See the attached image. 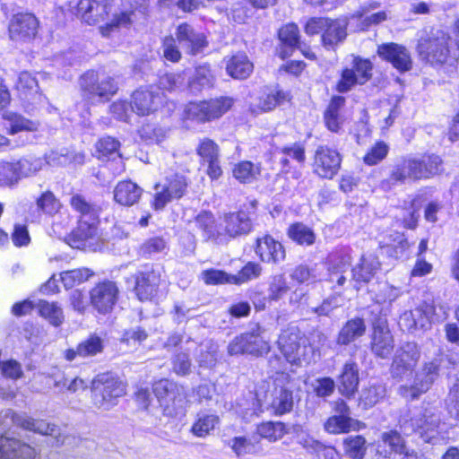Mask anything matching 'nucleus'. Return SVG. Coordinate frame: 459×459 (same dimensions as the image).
Returning a JSON list of instances; mask_svg holds the SVG:
<instances>
[{
  "label": "nucleus",
  "instance_id": "nucleus-55",
  "mask_svg": "<svg viewBox=\"0 0 459 459\" xmlns=\"http://www.w3.org/2000/svg\"><path fill=\"white\" fill-rule=\"evenodd\" d=\"M354 420L351 417L332 416L325 423V430L330 434L349 432Z\"/></svg>",
  "mask_w": 459,
  "mask_h": 459
},
{
  "label": "nucleus",
  "instance_id": "nucleus-24",
  "mask_svg": "<svg viewBox=\"0 0 459 459\" xmlns=\"http://www.w3.org/2000/svg\"><path fill=\"white\" fill-rule=\"evenodd\" d=\"M35 449L19 439L0 435V459H33Z\"/></svg>",
  "mask_w": 459,
  "mask_h": 459
},
{
  "label": "nucleus",
  "instance_id": "nucleus-36",
  "mask_svg": "<svg viewBox=\"0 0 459 459\" xmlns=\"http://www.w3.org/2000/svg\"><path fill=\"white\" fill-rule=\"evenodd\" d=\"M327 24L322 34V42L325 47H333L342 42L347 36V22L341 19L326 18Z\"/></svg>",
  "mask_w": 459,
  "mask_h": 459
},
{
  "label": "nucleus",
  "instance_id": "nucleus-39",
  "mask_svg": "<svg viewBox=\"0 0 459 459\" xmlns=\"http://www.w3.org/2000/svg\"><path fill=\"white\" fill-rule=\"evenodd\" d=\"M70 205L80 214L79 221L99 220L100 208L97 204L88 202L83 195H74L70 198Z\"/></svg>",
  "mask_w": 459,
  "mask_h": 459
},
{
  "label": "nucleus",
  "instance_id": "nucleus-38",
  "mask_svg": "<svg viewBox=\"0 0 459 459\" xmlns=\"http://www.w3.org/2000/svg\"><path fill=\"white\" fill-rule=\"evenodd\" d=\"M254 65L247 56L244 53H238L232 56L227 62L226 71L232 78L243 80L247 78L253 72Z\"/></svg>",
  "mask_w": 459,
  "mask_h": 459
},
{
  "label": "nucleus",
  "instance_id": "nucleus-44",
  "mask_svg": "<svg viewBox=\"0 0 459 459\" xmlns=\"http://www.w3.org/2000/svg\"><path fill=\"white\" fill-rule=\"evenodd\" d=\"M288 237L300 246H311L315 243L314 230L302 222H296L288 228Z\"/></svg>",
  "mask_w": 459,
  "mask_h": 459
},
{
  "label": "nucleus",
  "instance_id": "nucleus-29",
  "mask_svg": "<svg viewBox=\"0 0 459 459\" xmlns=\"http://www.w3.org/2000/svg\"><path fill=\"white\" fill-rule=\"evenodd\" d=\"M378 244L384 253L394 258L400 257L410 246L404 235L394 230L380 234Z\"/></svg>",
  "mask_w": 459,
  "mask_h": 459
},
{
  "label": "nucleus",
  "instance_id": "nucleus-12",
  "mask_svg": "<svg viewBox=\"0 0 459 459\" xmlns=\"http://www.w3.org/2000/svg\"><path fill=\"white\" fill-rule=\"evenodd\" d=\"M132 110L139 116L156 112L166 101V96L157 86L140 88L131 96Z\"/></svg>",
  "mask_w": 459,
  "mask_h": 459
},
{
  "label": "nucleus",
  "instance_id": "nucleus-28",
  "mask_svg": "<svg viewBox=\"0 0 459 459\" xmlns=\"http://www.w3.org/2000/svg\"><path fill=\"white\" fill-rule=\"evenodd\" d=\"M255 254L264 263L279 264L285 259L281 243L268 235L256 239Z\"/></svg>",
  "mask_w": 459,
  "mask_h": 459
},
{
  "label": "nucleus",
  "instance_id": "nucleus-47",
  "mask_svg": "<svg viewBox=\"0 0 459 459\" xmlns=\"http://www.w3.org/2000/svg\"><path fill=\"white\" fill-rule=\"evenodd\" d=\"M245 343L246 353L255 356H260L269 351L268 342L261 336L259 328L257 331L242 333Z\"/></svg>",
  "mask_w": 459,
  "mask_h": 459
},
{
  "label": "nucleus",
  "instance_id": "nucleus-45",
  "mask_svg": "<svg viewBox=\"0 0 459 459\" xmlns=\"http://www.w3.org/2000/svg\"><path fill=\"white\" fill-rule=\"evenodd\" d=\"M418 413L422 419L420 436L426 435L427 438L432 437V436L429 435V432L435 431L439 426L441 421L439 410L435 407H426L422 410H418Z\"/></svg>",
  "mask_w": 459,
  "mask_h": 459
},
{
  "label": "nucleus",
  "instance_id": "nucleus-18",
  "mask_svg": "<svg viewBox=\"0 0 459 459\" xmlns=\"http://www.w3.org/2000/svg\"><path fill=\"white\" fill-rule=\"evenodd\" d=\"M118 292V288L114 281L100 282L90 291L91 303L99 313H109L117 301Z\"/></svg>",
  "mask_w": 459,
  "mask_h": 459
},
{
  "label": "nucleus",
  "instance_id": "nucleus-35",
  "mask_svg": "<svg viewBox=\"0 0 459 459\" xmlns=\"http://www.w3.org/2000/svg\"><path fill=\"white\" fill-rule=\"evenodd\" d=\"M99 220L79 221L78 226L71 234L72 246L83 248L87 242L97 236Z\"/></svg>",
  "mask_w": 459,
  "mask_h": 459
},
{
  "label": "nucleus",
  "instance_id": "nucleus-4",
  "mask_svg": "<svg viewBox=\"0 0 459 459\" xmlns=\"http://www.w3.org/2000/svg\"><path fill=\"white\" fill-rule=\"evenodd\" d=\"M447 311L443 306L437 310L434 303L423 301L415 309L405 311L399 319V325L403 331L412 332L417 329H428L434 322L446 319Z\"/></svg>",
  "mask_w": 459,
  "mask_h": 459
},
{
  "label": "nucleus",
  "instance_id": "nucleus-31",
  "mask_svg": "<svg viewBox=\"0 0 459 459\" xmlns=\"http://www.w3.org/2000/svg\"><path fill=\"white\" fill-rule=\"evenodd\" d=\"M216 77L208 65H202L195 68L194 74L188 79L187 87L194 94L214 87Z\"/></svg>",
  "mask_w": 459,
  "mask_h": 459
},
{
  "label": "nucleus",
  "instance_id": "nucleus-59",
  "mask_svg": "<svg viewBox=\"0 0 459 459\" xmlns=\"http://www.w3.org/2000/svg\"><path fill=\"white\" fill-rule=\"evenodd\" d=\"M340 307V295L335 293L325 299L320 305L309 307V310L318 317L331 316L333 310Z\"/></svg>",
  "mask_w": 459,
  "mask_h": 459
},
{
  "label": "nucleus",
  "instance_id": "nucleus-64",
  "mask_svg": "<svg viewBox=\"0 0 459 459\" xmlns=\"http://www.w3.org/2000/svg\"><path fill=\"white\" fill-rule=\"evenodd\" d=\"M446 406L450 416L459 420V382L455 383L450 388Z\"/></svg>",
  "mask_w": 459,
  "mask_h": 459
},
{
  "label": "nucleus",
  "instance_id": "nucleus-33",
  "mask_svg": "<svg viewBox=\"0 0 459 459\" xmlns=\"http://www.w3.org/2000/svg\"><path fill=\"white\" fill-rule=\"evenodd\" d=\"M195 226L201 230L206 240H212L217 244H223L224 237L221 224L215 223L214 217L210 212H203L195 217Z\"/></svg>",
  "mask_w": 459,
  "mask_h": 459
},
{
  "label": "nucleus",
  "instance_id": "nucleus-61",
  "mask_svg": "<svg viewBox=\"0 0 459 459\" xmlns=\"http://www.w3.org/2000/svg\"><path fill=\"white\" fill-rule=\"evenodd\" d=\"M290 278L299 282L302 283H313L317 281V276L314 268H311L306 264H299L296 266L290 274Z\"/></svg>",
  "mask_w": 459,
  "mask_h": 459
},
{
  "label": "nucleus",
  "instance_id": "nucleus-8",
  "mask_svg": "<svg viewBox=\"0 0 459 459\" xmlns=\"http://www.w3.org/2000/svg\"><path fill=\"white\" fill-rule=\"evenodd\" d=\"M420 358V350L414 342L401 344L394 351L390 374L393 378L402 380L411 375Z\"/></svg>",
  "mask_w": 459,
  "mask_h": 459
},
{
  "label": "nucleus",
  "instance_id": "nucleus-50",
  "mask_svg": "<svg viewBox=\"0 0 459 459\" xmlns=\"http://www.w3.org/2000/svg\"><path fill=\"white\" fill-rule=\"evenodd\" d=\"M422 419L417 411H405L398 420V427L405 436H410L413 433L420 434V424H422Z\"/></svg>",
  "mask_w": 459,
  "mask_h": 459
},
{
  "label": "nucleus",
  "instance_id": "nucleus-20",
  "mask_svg": "<svg viewBox=\"0 0 459 459\" xmlns=\"http://www.w3.org/2000/svg\"><path fill=\"white\" fill-rule=\"evenodd\" d=\"M39 29V21L31 13H17L9 23L11 39L19 42H28L33 39Z\"/></svg>",
  "mask_w": 459,
  "mask_h": 459
},
{
  "label": "nucleus",
  "instance_id": "nucleus-56",
  "mask_svg": "<svg viewBox=\"0 0 459 459\" xmlns=\"http://www.w3.org/2000/svg\"><path fill=\"white\" fill-rule=\"evenodd\" d=\"M44 162L40 158L30 157L18 160L15 165L19 178L30 177L42 169Z\"/></svg>",
  "mask_w": 459,
  "mask_h": 459
},
{
  "label": "nucleus",
  "instance_id": "nucleus-34",
  "mask_svg": "<svg viewBox=\"0 0 459 459\" xmlns=\"http://www.w3.org/2000/svg\"><path fill=\"white\" fill-rule=\"evenodd\" d=\"M143 189L131 180L120 181L114 189V200L124 206H132L138 203Z\"/></svg>",
  "mask_w": 459,
  "mask_h": 459
},
{
  "label": "nucleus",
  "instance_id": "nucleus-27",
  "mask_svg": "<svg viewBox=\"0 0 459 459\" xmlns=\"http://www.w3.org/2000/svg\"><path fill=\"white\" fill-rule=\"evenodd\" d=\"M110 6L108 0H79L78 13L89 25L104 21Z\"/></svg>",
  "mask_w": 459,
  "mask_h": 459
},
{
  "label": "nucleus",
  "instance_id": "nucleus-22",
  "mask_svg": "<svg viewBox=\"0 0 459 459\" xmlns=\"http://www.w3.org/2000/svg\"><path fill=\"white\" fill-rule=\"evenodd\" d=\"M16 89L20 99L27 105V108H35L45 103V96L39 92L37 79L28 72H22L18 77Z\"/></svg>",
  "mask_w": 459,
  "mask_h": 459
},
{
  "label": "nucleus",
  "instance_id": "nucleus-13",
  "mask_svg": "<svg viewBox=\"0 0 459 459\" xmlns=\"http://www.w3.org/2000/svg\"><path fill=\"white\" fill-rule=\"evenodd\" d=\"M342 156L337 150L327 145H319L314 154L313 172L322 178L331 179L339 171Z\"/></svg>",
  "mask_w": 459,
  "mask_h": 459
},
{
  "label": "nucleus",
  "instance_id": "nucleus-40",
  "mask_svg": "<svg viewBox=\"0 0 459 459\" xmlns=\"http://www.w3.org/2000/svg\"><path fill=\"white\" fill-rule=\"evenodd\" d=\"M279 39L283 43L284 48H288V50H281L280 56L281 58L290 56L293 49L300 48L299 28L293 23L287 24L279 30Z\"/></svg>",
  "mask_w": 459,
  "mask_h": 459
},
{
  "label": "nucleus",
  "instance_id": "nucleus-52",
  "mask_svg": "<svg viewBox=\"0 0 459 459\" xmlns=\"http://www.w3.org/2000/svg\"><path fill=\"white\" fill-rule=\"evenodd\" d=\"M119 147L120 143L111 136L103 137L100 139L96 143V150L99 153L100 159H120V154L118 152Z\"/></svg>",
  "mask_w": 459,
  "mask_h": 459
},
{
  "label": "nucleus",
  "instance_id": "nucleus-42",
  "mask_svg": "<svg viewBox=\"0 0 459 459\" xmlns=\"http://www.w3.org/2000/svg\"><path fill=\"white\" fill-rule=\"evenodd\" d=\"M343 453L350 459H364L367 452V441L363 436L351 435L342 441Z\"/></svg>",
  "mask_w": 459,
  "mask_h": 459
},
{
  "label": "nucleus",
  "instance_id": "nucleus-14",
  "mask_svg": "<svg viewBox=\"0 0 459 459\" xmlns=\"http://www.w3.org/2000/svg\"><path fill=\"white\" fill-rule=\"evenodd\" d=\"M373 65L368 59L354 57L352 68L342 71V78L337 84L339 92H347L356 84H364L372 77Z\"/></svg>",
  "mask_w": 459,
  "mask_h": 459
},
{
  "label": "nucleus",
  "instance_id": "nucleus-17",
  "mask_svg": "<svg viewBox=\"0 0 459 459\" xmlns=\"http://www.w3.org/2000/svg\"><path fill=\"white\" fill-rule=\"evenodd\" d=\"M160 272L151 269L144 272H137L127 279V283H132L136 297L141 300L152 299L158 291L160 283Z\"/></svg>",
  "mask_w": 459,
  "mask_h": 459
},
{
  "label": "nucleus",
  "instance_id": "nucleus-5",
  "mask_svg": "<svg viewBox=\"0 0 459 459\" xmlns=\"http://www.w3.org/2000/svg\"><path fill=\"white\" fill-rule=\"evenodd\" d=\"M153 393L165 415L174 417L184 412L187 404L184 386L168 379H161L153 385Z\"/></svg>",
  "mask_w": 459,
  "mask_h": 459
},
{
  "label": "nucleus",
  "instance_id": "nucleus-51",
  "mask_svg": "<svg viewBox=\"0 0 459 459\" xmlns=\"http://www.w3.org/2000/svg\"><path fill=\"white\" fill-rule=\"evenodd\" d=\"M93 274L94 273L91 270L82 267L62 272L60 273V281L65 289H70L88 281Z\"/></svg>",
  "mask_w": 459,
  "mask_h": 459
},
{
  "label": "nucleus",
  "instance_id": "nucleus-19",
  "mask_svg": "<svg viewBox=\"0 0 459 459\" xmlns=\"http://www.w3.org/2000/svg\"><path fill=\"white\" fill-rule=\"evenodd\" d=\"M175 35L181 48L192 56L203 53L208 46L206 36L186 22L177 27Z\"/></svg>",
  "mask_w": 459,
  "mask_h": 459
},
{
  "label": "nucleus",
  "instance_id": "nucleus-63",
  "mask_svg": "<svg viewBox=\"0 0 459 459\" xmlns=\"http://www.w3.org/2000/svg\"><path fill=\"white\" fill-rule=\"evenodd\" d=\"M185 76L181 74H166L160 78L159 86L160 91L166 90L169 91H177L182 88L185 84Z\"/></svg>",
  "mask_w": 459,
  "mask_h": 459
},
{
  "label": "nucleus",
  "instance_id": "nucleus-6",
  "mask_svg": "<svg viewBox=\"0 0 459 459\" xmlns=\"http://www.w3.org/2000/svg\"><path fill=\"white\" fill-rule=\"evenodd\" d=\"M234 104L230 97H219L198 102H190L185 108L186 119L198 123L211 122L219 119L227 113Z\"/></svg>",
  "mask_w": 459,
  "mask_h": 459
},
{
  "label": "nucleus",
  "instance_id": "nucleus-62",
  "mask_svg": "<svg viewBox=\"0 0 459 459\" xmlns=\"http://www.w3.org/2000/svg\"><path fill=\"white\" fill-rule=\"evenodd\" d=\"M20 180L15 163H0V186H10Z\"/></svg>",
  "mask_w": 459,
  "mask_h": 459
},
{
  "label": "nucleus",
  "instance_id": "nucleus-7",
  "mask_svg": "<svg viewBox=\"0 0 459 459\" xmlns=\"http://www.w3.org/2000/svg\"><path fill=\"white\" fill-rule=\"evenodd\" d=\"M2 418L4 420H10L13 425L24 430L52 437L56 439L57 446L65 444L67 437L61 434L59 428L45 420L34 419L26 412H16L12 409L5 410L3 412Z\"/></svg>",
  "mask_w": 459,
  "mask_h": 459
},
{
  "label": "nucleus",
  "instance_id": "nucleus-21",
  "mask_svg": "<svg viewBox=\"0 0 459 459\" xmlns=\"http://www.w3.org/2000/svg\"><path fill=\"white\" fill-rule=\"evenodd\" d=\"M221 228L226 244L231 238L247 235L252 230V222L245 212H230L224 215Z\"/></svg>",
  "mask_w": 459,
  "mask_h": 459
},
{
  "label": "nucleus",
  "instance_id": "nucleus-49",
  "mask_svg": "<svg viewBox=\"0 0 459 459\" xmlns=\"http://www.w3.org/2000/svg\"><path fill=\"white\" fill-rule=\"evenodd\" d=\"M38 307L40 316L48 319L52 325L59 326L63 324L65 316L57 303L39 300Z\"/></svg>",
  "mask_w": 459,
  "mask_h": 459
},
{
  "label": "nucleus",
  "instance_id": "nucleus-15",
  "mask_svg": "<svg viewBox=\"0 0 459 459\" xmlns=\"http://www.w3.org/2000/svg\"><path fill=\"white\" fill-rule=\"evenodd\" d=\"M370 348L372 353L380 358L387 359L394 351V340L385 317L379 316L372 322Z\"/></svg>",
  "mask_w": 459,
  "mask_h": 459
},
{
  "label": "nucleus",
  "instance_id": "nucleus-23",
  "mask_svg": "<svg viewBox=\"0 0 459 459\" xmlns=\"http://www.w3.org/2000/svg\"><path fill=\"white\" fill-rule=\"evenodd\" d=\"M377 54L388 61L399 72L410 71L412 67V59L409 50L396 43H386L378 47Z\"/></svg>",
  "mask_w": 459,
  "mask_h": 459
},
{
  "label": "nucleus",
  "instance_id": "nucleus-2",
  "mask_svg": "<svg viewBox=\"0 0 459 459\" xmlns=\"http://www.w3.org/2000/svg\"><path fill=\"white\" fill-rule=\"evenodd\" d=\"M451 37L442 30L420 37L417 44V53L422 61L432 65H441L455 60L458 50L451 48Z\"/></svg>",
  "mask_w": 459,
  "mask_h": 459
},
{
  "label": "nucleus",
  "instance_id": "nucleus-48",
  "mask_svg": "<svg viewBox=\"0 0 459 459\" xmlns=\"http://www.w3.org/2000/svg\"><path fill=\"white\" fill-rule=\"evenodd\" d=\"M381 441L385 447L389 448L390 453H396L400 455L409 453L404 438L396 429L383 432L381 434Z\"/></svg>",
  "mask_w": 459,
  "mask_h": 459
},
{
  "label": "nucleus",
  "instance_id": "nucleus-30",
  "mask_svg": "<svg viewBox=\"0 0 459 459\" xmlns=\"http://www.w3.org/2000/svg\"><path fill=\"white\" fill-rule=\"evenodd\" d=\"M351 257L348 255L338 256L329 260L327 281L334 285L332 289L341 288L345 285L348 276H351Z\"/></svg>",
  "mask_w": 459,
  "mask_h": 459
},
{
  "label": "nucleus",
  "instance_id": "nucleus-54",
  "mask_svg": "<svg viewBox=\"0 0 459 459\" xmlns=\"http://www.w3.org/2000/svg\"><path fill=\"white\" fill-rule=\"evenodd\" d=\"M289 290L290 286L283 274H276L271 278L268 288V298L270 300L278 301Z\"/></svg>",
  "mask_w": 459,
  "mask_h": 459
},
{
  "label": "nucleus",
  "instance_id": "nucleus-25",
  "mask_svg": "<svg viewBox=\"0 0 459 459\" xmlns=\"http://www.w3.org/2000/svg\"><path fill=\"white\" fill-rule=\"evenodd\" d=\"M380 268L378 258L372 255H364L359 263L351 269V282H354V289L359 290L362 283H368Z\"/></svg>",
  "mask_w": 459,
  "mask_h": 459
},
{
  "label": "nucleus",
  "instance_id": "nucleus-16",
  "mask_svg": "<svg viewBox=\"0 0 459 459\" xmlns=\"http://www.w3.org/2000/svg\"><path fill=\"white\" fill-rule=\"evenodd\" d=\"M187 186L186 177L178 174L168 178L167 182L162 186L157 184L153 202L155 210H162L173 199L181 198L185 195Z\"/></svg>",
  "mask_w": 459,
  "mask_h": 459
},
{
  "label": "nucleus",
  "instance_id": "nucleus-11",
  "mask_svg": "<svg viewBox=\"0 0 459 459\" xmlns=\"http://www.w3.org/2000/svg\"><path fill=\"white\" fill-rule=\"evenodd\" d=\"M80 86L85 95L108 100L117 91V83L110 76H100L94 71H88L80 78Z\"/></svg>",
  "mask_w": 459,
  "mask_h": 459
},
{
  "label": "nucleus",
  "instance_id": "nucleus-10",
  "mask_svg": "<svg viewBox=\"0 0 459 459\" xmlns=\"http://www.w3.org/2000/svg\"><path fill=\"white\" fill-rule=\"evenodd\" d=\"M305 339L300 330L294 325L288 326L279 336L278 346L286 360L290 364L300 365L304 360Z\"/></svg>",
  "mask_w": 459,
  "mask_h": 459
},
{
  "label": "nucleus",
  "instance_id": "nucleus-9",
  "mask_svg": "<svg viewBox=\"0 0 459 459\" xmlns=\"http://www.w3.org/2000/svg\"><path fill=\"white\" fill-rule=\"evenodd\" d=\"M439 367L440 365L437 359L424 363L415 373L413 384L401 385L399 394L406 399H418L431 387L438 376Z\"/></svg>",
  "mask_w": 459,
  "mask_h": 459
},
{
  "label": "nucleus",
  "instance_id": "nucleus-37",
  "mask_svg": "<svg viewBox=\"0 0 459 459\" xmlns=\"http://www.w3.org/2000/svg\"><path fill=\"white\" fill-rule=\"evenodd\" d=\"M365 333L366 324L364 319L354 317L348 320L341 328L336 342L339 345H348L363 336Z\"/></svg>",
  "mask_w": 459,
  "mask_h": 459
},
{
  "label": "nucleus",
  "instance_id": "nucleus-58",
  "mask_svg": "<svg viewBox=\"0 0 459 459\" xmlns=\"http://www.w3.org/2000/svg\"><path fill=\"white\" fill-rule=\"evenodd\" d=\"M167 247L166 241L160 237H154L144 241L139 247V255L144 258H152L156 254L161 253Z\"/></svg>",
  "mask_w": 459,
  "mask_h": 459
},
{
  "label": "nucleus",
  "instance_id": "nucleus-41",
  "mask_svg": "<svg viewBox=\"0 0 459 459\" xmlns=\"http://www.w3.org/2000/svg\"><path fill=\"white\" fill-rule=\"evenodd\" d=\"M293 403L292 391L288 386L275 388L271 403V407L275 414L282 415L290 412L293 408Z\"/></svg>",
  "mask_w": 459,
  "mask_h": 459
},
{
  "label": "nucleus",
  "instance_id": "nucleus-32",
  "mask_svg": "<svg viewBox=\"0 0 459 459\" xmlns=\"http://www.w3.org/2000/svg\"><path fill=\"white\" fill-rule=\"evenodd\" d=\"M359 382V366L355 361L348 360L338 377L339 389L342 394L350 397L358 390Z\"/></svg>",
  "mask_w": 459,
  "mask_h": 459
},
{
  "label": "nucleus",
  "instance_id": "nucleus-26",
  "mask_svg": "<svg viewBox=\"0 0 459 459\" xmlns=\"http://www.w3.org/2000/svg\"><path fill=\"white\" fill-rule=\"evenodd\" d=\"M104 351V341L97 334H91L77 344L75 348L65 351V359L73 361L76 358L88 359L102 353Z\"/></svg>",
  "mask_w": 459,
  "mask_h": 459
},
{
  "label": "nucleus",
  "instance_id": "nucleus-53",
  "mask_svg": "<svg viewBox=\"0 0 459 459\" xmlns=\"http://www.w3.org/2000/svg\"><path fill=\"white\" fill-rule=\"evenodd\" d=\"M385 395V387L382 384H371L361 391L360 403L364 407H373Z\"/></svg>",
  "mask_w": 459,
  "mask_h": 459
},
{
  "label": "nucleus",
  "instance_id": "nucleus-1",
  "mask_svg": "<svg viewBox=\"0 0 459 459\" xmlns=\"http://www.w3.org/2000/svg\"><path fill=\"white\" fill-rule=\"evenodd\" d=\"M441 166V158L435 154L401 157L390 167L388 177L381 180L380 188L388 192L407 182L430 178L442 170Z\"/></svg>",
  "mask_w": 459,
  "mask_h": 459
},
{
  "label": "nucleus",
  "instance_id": "nucleus-57",
  "mask_svg": "<svg viewBox=\"0 0 459 459\" xmlns=\"http://www.w3.org/2000/svg\"><path fill=\"white\" fill-rule=\"evenodd\" d=\"M257 433L270 441H276L285 434V426L281 422H264L257 427Z\"/></svg>",
  "mask_w": 459,
  "mask_h": 459
},
{
  "label": "nucleus",
  "instance_id": "nucleus-43",
  "mask_svg": "<svg viewBox=\"0 0 459 459\" xmlns=\"http://www.w3.org/2000/svg\"><path fill=\"white\" fill-rule=\"evenodd\" d=\"M3 117L8 122L9 134H11L23 131L35 132L39 126L37 121L30 120L14 112H5Z\"/></svg>",
  "mask_w": 459,
  "mask_h": 459
},
{
  "label": "nucleus",
  "instance_id": "nucleus-60",
  "mask_svg": "<svg viewBox=\"0 0 459 459\" xmlns=\"http://www.w3.org/2000/svg\"><path fill=\"white\" fill-rule=\"evenodd\" d=\"M36 205L39 211L47 214H53L58 212L60 203L51 191H46L37 198Z\"/></svg>",
  "mask_w": 459,
  "mask_h": 459
},
{
  "label": "nucleus",
  "instance_id": "nucleus-46",
  "mask_svg": "<svg viewBox=\"0 0 459 459\" xmlns=\"http://www.w3.org/2000/svg\"><path fill=\"white\" fill-rule=\"evenodd\" d=\"M219 423V417L214 414L198 413L191 427V433L198 437H205Z\"/></svg>",
  "mask_w": 459,
  "mask_h": 459
},
{
  "label": "nucleus",
  "instance_id": "nucleus-3",
  "mask_svg": "<svg viewBox=\"0 0 459 459\" xmlns=\"http://www.w3.org/2000/svg\"><path fill=\"white\" fill-rule=\"evenodd\" d=\"M91 389L94 405L102 410L112 408L126 394L123 382L110 372L97 375L91 381Z\"/></svg>",
  "mask_w": 459,
  "mask_h": 459
}]
</instances>
